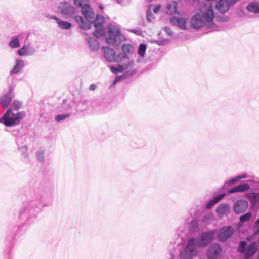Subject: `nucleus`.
<instances>
[{
	"mask_svg": "<svg viewBox=\"0 0 259 259\" xmlns=\"http://www.w3.org/2000/svg\"><path fill=\"white\" fill-rule=\"evenodd\" d=\"M131 46L129 44H124L122 47L123 52L126 54L129 53L131 50Z\"/></svg>",
	"mask_w": 259,
	"mask_h": 259,
	"instance_id": "nucleus-31",
	"label": "nucleus"
},
{
	"mask_svg": "<svg viewBox=\"0 0 259 259\" xmlns=\"http://www.w3.org/2000/svg\"><path fill=\"white\" fill-rule=\"evenodd\" d=\"M118 81L117 78L116 77L114 81V84L116 83V82Z\"/></svg>",
	"mask_w": 259,
	"mask_h": 259,
	"instance_id": "nucleus-44",
	"label": "nucleus"
},
{
	"mask_svg": "<svg viewBox=\"0 0 259 259\" xmlns=\"http://www.w3.org/2000/svg\"><path fill=\"white\" fill-rule=\"evenodd\" d=\"M96 88V85L94 84H92L90 86V90H94Z\"/></svg>",
	"mask_w": 259,
	"mask_h": 259,
	"instance_id": "nucleus-41",
	"label": "nucleus"
},
{
	"mask_svg": "<svg viewBox=\"0 0 259 259\" xmlns=\"http://www.w3.org/2000/svg\"><path fill=\"white\" fill-rule=\"evenodd\" d=\"M233 233V229L230 226H226L221 228L217 234V237L219 241H224L226 240Z\"/></svg>",
	"mask_w": 259,
	"mask_h": 259,
	"instance_id": "nucleus-6",
	"label": "nucleus"
},
{
	"mask_svg": "<svg viewBox=\"0 0 259 259\" xmlns=\"http://www.w3.org/2000/svg\"><path fill=\"white\" fill-rule=\"evenodd\" d=\"M24 116L22 112L14 114L11 109H9L0 119V122L3 123L6 126H13L18 124V121Z\"/></svg>",
	"mask_w": 259,
	"mask_h": 259,
	"instance_id": "nucleus-2",
	"label": "nucleus"
},
{
	"mask_svg": "<svg viewBox=\"0 0 259 259\" xmlns=\"http://www.w3.org/2000/svg\"><path fill=\"white\" fill-rule=\"evenodd\" d=\"M109 33L116 38L120 34V30L115 28H110L109 29Z\"/></svg>",
	"mask_w": 259,
	"mask_h": 259,
	"instance_id": "nucleus-23",
	"label": "nucleus"
},
{
	"mask_svg": "<svg viewBox=\"0 0 259 259\" xmlns=\"http://www.w3.org/2000/svg\"><path fill=\"white\" fill-rule=\"evenodd\" d=\"M116 39V38L109 34L106 38V41L108 44H114L115 42Z\"/></svg>",
	"mask_w": 259,
	"mask_h": 259,
	"instance_id": "nucleus-30",
	"label": "nucleus"
},
{
	"mask_svg": "<svg viewBox=\"0 0 259 259\" xmlns=\"http://www.w3.org/2000/svg\"><path fill=\"white\" fill-rule=\"evenodd\" d=\"M243 178H245V176H240L238 177L237 178H233L229 181V183H230V184L233 183L234 182H236V181H237L238 179Z\"/></svg>",
	"mask_w": 259,
	"mask_h": 259,
	"instance_id": "nucleus-37",
	"label": "nucleus"
},
{
	"mask_svg": "<svg viewBox=\"0 0 259 259\" xmlns=\"http://www.w3.org/2000/svg\"><path fill=\"white\" fill-rule=\"evenodd\" d=\"M172 23L176 24L182 28H184L186 24V20L184 18H173L171 20Z\"/></svg>",
	"mask_w": 259,
	"mask_h": 259,
	"instance_id": "nucleus-19",
	"label": "nucleus"
},
{
	"mask_svg": "<svg viewBox=\"0 0 259 259\" xmlns=\"http://www.w3.org/2000/svg\"><path fill=\"white\" fill-rule=\"evenodd\" d=\"M53 18L56 21L59 27L61 29H67L71 26V23L67 21H62L56 17H54Z\"/></svg>",
	"mask_w": 259,
	"mask_h": 259,
	"instance_id": "nucleus-20",
	"label": "nucleus"
},
{
	"mask_svg": "<svg viewBox=\"0 0 259 259\" xmlns=\"http://www.w3.org/2000/svg\"><path fill=\"white\" fill-rule=\"evenodd\" d=\"M251 256H247L245 255V258L244 259H250Z\"/></svg>",
	"mask_w": 259,
	"mask_h": 259,
	"instance_id": "nucleus-43",
	"label": "nucleus"
},
{
	"mask_svg": "<svg viewBox=\"0 0 259 259\" xmlns=\"http://www.w3.org/2000/svg\"><path fill=\"white\" fill-rule=\"evenodd\" d=\"M76 6L80 7L82 15L86 20L84 21L82 17L78 16L74 17L79 27L83 29H90L91 28L92 21L90 20L94 17V13L90 9V0H74Z\"/></svg>",
	"mask_w": 259,
	"mask_h": 259,
	"instance_id": "nucleus-1",
	"label": "nucleus"
},
{
	"mask_svg": "<svg viewBox=\"0 0 259 259\" xmlns=\"http://www.w3.org/2000/svg\"><path fill=\"white\" fill-rule=\"evenodd\" d=\"M248 207V202L244 200H239L235 202L233 209L236 213L239 214L244 212Z\"/></svg>",
	"mask_w": 259,
	"mask_h": 259,
	"instance_id": "nucleus-8",
	"label": "nucleus"
},
{
	"mask_svg": "<svg viewBox=\"0 0 259 259\" xmlns=\"http://www.w3.org/2000/svg\"><path fill=\"white\" fill-rule=\"evenodd\" d=\"M217 213L219 217L226 215L230 211V207L228 204H221L217 208Z\"/></svg>",
	"mask_w": 259,
	"mask_h": 259,
	"instance_id": "nucleus-13",
	"label": "nucleus"
},
{
	"mask_svg": "<svg viewBox=\"0 0 259 259\" xmlns=\"http://www.w3.org/2000/svg\"><path fill=\"white\" fill-rule=\"evenodd\" d=\"M204 24L205 22L203 18L202 12L201 11L193 16L190 21L191 26L195 29L201 28Z\"/></svg>",
	"mask_w": 259,
	"mask_h": 259,
	"instance_id": "nucleus-5",
	"label": "nucleus"
},
{
	"mask_svg": "<svg viewBox=\"0 0 259 259\" xmlns=\"http://www.w3.org/2000/svg\"><path fill=\"white\" fill-rule=\"evenodd\" d=\"M59 12L63 15L68 17L72 16L75 12L74 8L71 6L68 3H61L58 7Z\"/></svg>",
	"mask_w": 259,
	"mask_h": 259,
	"instance_id": "nucleus-7",
	"label": "nucleus"
},
{
	"mask_svg": "<svg viewBox=\"0 0 259 259\" xmlns=\"http://www.w3.org/2000/svg\"><path fill=\"white\" fill-rule=\"evenodd\" d=\"M18 54L20 56H24L28 54V47L24 46L21 49L17 51Z\"/></svg>",
	"mask_w": 259,
	"mask_h": 259,
	"instance_id": "nucleus-25",
	"label": "nucleus"
},
{
	"mask_svg": "<svg viewBox=\"0 0 259 259\" xmlns=\"http://www.w3.org/2000/svg\"><path fill=\"white\" fill-rule=\"evenodd\" d=\"M257 259H259V255H258Z\"/></svg>",
	"mask_w": 259,
	"mask_h": 259,
	"instance_id": "nucleus-46",
	"label": "nucleus"
},
{
	"mask_svg": "<svg viewBox=\"0 0 259 259\" xmlns=\"http://www.w3.org/2000/svg\"><path fill=\"white\" fill-rule=\"evenodd\" d=\"M160 6H157L156 7H155L154 9H153V12L155 13H157L159 10H160Z\"/></svg>",
	"mask_w": 259,
	"mask_h": 259,
	"instance_id": "nucleus-39",
	"label": "nucleus"
},
{
	"mask_svg": "<svg viewBox=\"0 0 259 259\" xmlns=\"http://www.w3.org/2000/svg\"><path fill=\"white\" fill-rule=\"evenodd\" d=\"M247 197L253 205L259 203V194L255 193H248L247 194Z\"/></svg>",
	"mask_w": 259,
	"mask_h": 259,
	"instance_id": "nucleus-18",
	"label": "nucleus"
},
{
	"mask_svg": "<svg viewBox=\"0 0 259 259\" xmlns=\"http://www.w3.org/2000/svg\"><path fill=\"white\" fill-rule=\"evenodd\" d=\"M222 249L218 244H213L211 245L207 251V257L209 258H215L221 253Z\"/></svg>",
	"mask_w": 259,
	"mask_h": 259,
	"instance_id": "nucleus-9",
	"label": "nucleus"
},
{
	"mask_svg": "<svg viewBox=\"0 0 259 259\" xmlns=\"http://www.w3.org/2000/svg\"><path fill=\"white\" fill-rule=\"evenodd\" d=\"M216 203V202H214V200H213V199L212 200H211V201H210L206 205V207L207 208H210L212 206H213Z\"/></svg>",
	"mask_w": 259,
	"mask_h": 259,
	"instance_id": "nucleus-36",
	"label": "nucleus"
},
{
	"mask_svg": "<svg viewBox=\"0 0 259 259\" xmlns=\"http://www.w3.org/2000/svg\"><path fill=\"white\" fill-rule=\"evenodd\" d=\"M250 189V186L247 184H240L235 187H233L228 190V193H233L235 192H243Z\"/></svg>",
	"mask_w": 259,
	"mask_h": 259,
	"instance_id": "nucleus-12",
	"label": "nucleus"
},
{
	"mask_svg": "<svg viewBox=\"0 0 259 259\" xmlns=\"http://www.w3.org/2000/svg\"><path fill=\"white\" fill-rule=\"evenodd\" d=\"M255 227L256 230H255V234H259V218L256 220L255 223Z\"/></svg>",
	"mask_w": 259,
	"mask_h": 259,
	"instance_id": "nucleus-35",
	"label": "nucleus"
},
{
	"mask_svg": "<svg viewBox=\"0 0 259 259\" xmlns=\"http://www.w3.org/2000/svg\"><path fill=\"white\" fill-rule=\"evenodd\" d=\"M214 235L213 231L203 233L196 243V246L202 247L207 245L213 240Z\"/></svg>",
	"mask_w": 259,
	"mask_h": 259,
	"instance_id": "nucleus-4",
	"label": "nucleus"
},
{
	"mask_svg": "<svg viewBox=\"0 0 259 259\" xmlns=\"http://www.w3.org/2000/svg\"><path fill=\"white\" fill-rule=\"evenodd\" d=\"M103 49L104 52V57L106 60L109 62L115 61V52L114 49L108 47H103Z\"/></svg>",
	"mask_w": 259,
	"mask_h": 259,
	"instance_id": "nucleus-11",
	"label": "nucleus"
},
{
	"mask_svg": "<svg viewBox=\"0 0 259 259\" xmlns=\"http://www.w3.org/2000/svg\"><path fill=\"white\" fill-rule=\"evenodd\" d=\"M195 245H196L195 239L194 238L190 239L188 240V244L186 247V251L192 253L194 250Z\"/></svg>",
	"mask_w": 259,
	"mask_h": 259,
	"instance_id": "nucleus-21",
	"label": "nucleus"
},
{
	"mask_svg": "<svg viewBox=\"0 0 259 259\" xmlns=\"http://www.w3.org/2000/svg\"><path fill=\"white\" fill-rule=\"evenodd\" d=\"M12 92H8L1 98V103L4 108H7L12 99Z\"/></svg>",
	"mask_w": 259,
	"mask_h": 259,
	"instance_id": "nucleus-14",
	"label": "nucleus"
},
{
	"mask_svg": "<svg viewBox=\"0 0 259 259\" xmlns=\"http://www.w3.org/2000/svg\"><path fill=\"white\" fill-rule=\"evenodd\" d=\"M247 10L254 13H259V2H252L247 5Z\"/></svg>",
	"mask_w": 259,
	"mask_h": 259,
	"instance_id": "nucleus-17",
	"label": "nucleus"
},
{
	"mask_svg": "<svg viewBox=\"0 0 259 259\" xmlns=\"http://www.w3.org/2000/svg\"><path fill=\"white\" fill-rule=\"evenodd\" d=\"M230 7L228 0H219L215 5L216 9L222 13L227 12Z\"/></svg>",
	"mask_w": 259,
	"mask_h": 259,
	"instance_id": "nucleus-10",
	"label": "nucleus"
},
{
	"mask_svg": "<svg viewBox=\"0 0 259 259\" xmlns=\"http://www.w3.org/2000/svg\"><path fill=\"white\" fill-rule=\"evenodd\" d=\"M257 251V245L256 242L251 243L248 246L245 255L252 257Z\"/></svg>",
	"mask_w": 259,
	"mask_h": 259,
	"instance_id": "nucleus-16",
	"label": "nucleus"
},
{
	"mask_svg": "<svg viewBox=\"0 0 259 259\" xmlns=\"http://www.w3.org/2000/svg\"><path fill=\"white\" fill-rule=\"evenodd\" d=\"M100 8L101 9H103V7L100 5Z\"/></svg>",
	"mask_w": 259,
	"mask_h": 259,
	"instance_id": "nucleus-45",
	"label": "nucleus"
},
{
	"mask_svg": "<svg viewBox=\"0 0 259 259\" xmlns=\"http://www.w3.org/2000/svg\"><path fill=\"white\" fill-rule=\"evenodd\" d=\"M104 18L103 17L98 16L94 22L95 31L93 35L96 38L104 36L105 34V28L103 26Z\"/></svg>",
	"mask_w": 259,
	"mask_h": 259,
	"instance_id": "nucleus-3",
	"label": "nucleus"
},
{
	"mask_svg": "<svg viewBox=\"0 0 259 259\" xmlns=\"http://www.w3.org/2000/svg\"><path fill=\"white\" fill-rule=\"evenodd\" d=\"M69 114H63L61 115H57L55 117V120L57 122H59L62 120H64L69 117Z\"/></svg>",
	"mask_w": 259,
	"mask_h": 259,
	"instance_id": "nucleus-29",
	"label": "nucleus"
},
{
	"mask_svg": "<svg viewBox=\"0 0 259 259\" xmlns=\"http://www.w3.org/2000/svg\"><path fill=\"white\" fill-rule=\"evenodd\" d=\"M10 47L12 48H17L20 46V42L17 38H13L9 42Z\"/></svg>",
	"mask_w": 259,
	"mask_h": 259,
	"instance_id": "nucleus-26",
	"label": "nucleus"
},
{
	"mask_svg": "<svg viewBox=\"0 0 259 259\" xmlns=\"http://www.w3.org/2000/svg\"><path fill=\"white\" fill-rule=\"evenodd\" d=\"M239 1V0H228L230 4V7L233 6L236 3H237Z\"/></svg>",
	"mask_w": 259,
	"mask_h": 259,
	"instance_id": "nucleus-38",
	"label": "nucleus"
},
{
	"mask_svg": "<svg viewBox=\"0 0 259 259\" xmlns=\"http://www.w3.org/2000/svg\"><path fill=\"white\" fill-rule=\"evenodd\" d=\"M21 106V103L18 101H14L13 103V107L16 110L19 109Z\"/></svg>",
	"mask_w": 259,
	"mask_h": 259,
	"instance_id": "nucleus-33",
	"label": "nucleus"
},
{
	"mask_svg": "<svg viewBox=\"0 0 259 259\" xmlns=\"http://www.w3.org/2000/svg\"><path fill=\"white\" fill-rule=\"evenodd\" d=\"M225 195L224 194H220L218 196L215 197L213 198V200H214V202H216V203H218L219 201H220L222 199H223Z\"/></svg>",
	"mask_w": 259,
	"mask_h": 259,
	"instance_id": "nucleus-34",
	"label": "nucleus"
},
{
	"mask_svg": "<svg viewBox=\"0 0 259 259\" xmlns=\"http://www.w3.org/2000/svg\"><path fill=\"white\" fill-rule=\"evenodd\" d=\"M172 6H173L174 7V12H176V10H177V4L176 2H173L172 4H171Z\"/></svg>",
	"mask_w": 259,
	"mask_h": 259,
	"instance_id": "nucleus-40",
	"label": "nucleus"
},
{
	"mask_svg": "<svg viewBox=\"0 0 259 259\" xmlns=\"http://www.w3.org/2000/svg\"><path fill=\"white\" fill-rule=\"evenodd\" d=\"M23 61L20 60H17L16 61V65L14 67L13 69L11 71V73L14 74L19 72L21 69V68L23 67Z\"/></svg>",
	"mask_w": 259,
	"mask_h": 259,
	"instance_id": "nucleus-22",
	"label": "nucleus"
},
{
	"mask_svg": "<svg viewBox=\"0 0 259 259\" xmlns=\"http://www.w3.org/2000/svg\"><path fill=\"white\" fill-rule=\"evenodd\" d=\"M122 67L121 66H119L118 68H116L114 66L110 67L111 71L114 73H117L118 72L122 71Z\"/></svg>",
	"mask_w": 259,
	"mask_h": 259,
	"instance_id": "nucleus-32",
	"label": "nucleus"
},
{
	"mask_svg": "<svg viewBox=\"0 0 259 259\" xmlns=\"http://www.w3.org/2000/svg\"><path fill=\"white\" fill-rule=\"evenodd\" d=\"M165 30L169 35H171L172 34V31L169 28L166 27Z\"/></svg>",
	"mask_w": 259,
	"mask_h": 259,
	"instance_id": "nucleus-42",
	"label": "nucleus"
},
{
	"mask_svg": "<svg viewBox=\"0 0 259 259\" xmlns=\"http://www.w3.org/2000/svg\"><path fill=\"white\" fill-rule=\"evenodd\" d=\"M246 245V242L244 241H241L239 243V245L238 248V251L240 253L245 252V248Z\"/></svg>",
	"mask_w": 259,
	"mask_h": 259,
	"instance_id": "nucleus-28",
	"label": "nucleus"
},
{
	"mask_svg": "<svg viewBox=\"0 0 259 259\" xmlns=\"http://www.w3.org/2000/svg\"><path fill=\"white\" fill-rule=\"evenodd\" d=\"M146 49V46L144 44H141L138 48V54L141 57H144Z\"/></svg>",
	"mask_w": 259,
	"mask_h": 259,
	"instance_id": "nucleus-24",
	"label": "nucleus"
},
{
	"mask_svg": "<svg viewBox=\"0 0 259 259\" xmlns=\"http://www.w3.org/2000/svg\"><path fill=\"white\" fill-rule=\"evenodd\" d=\"M252 216V213L251 212H247L241 216L240 217V221L241 222H244L249 220Z\"/></svg>",
	"mask_w": 259,
	"mask_h": 259,
	"instance_id": "nucleus-27",
	"label": "nucleus"
},
{
	"mask_svg": "<svg viewBox=\"0 0 259 259\" xmlns=\"http://www.w3.org/2000/svg\"><path fill=\"white\" fill-rule=\"evenodd\" d=\"M202 16L204 17V20L206 22H210L213 20L214 15L211 6L206 9L205 12L202 14Z\"/></svg>",
	"mask_w": 259,
	"mask_h": 259,
	"instance_id": "nucleus-15",
	"label": "nucleus"
}]
</instances>
